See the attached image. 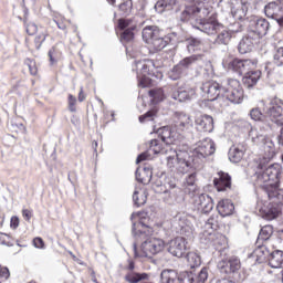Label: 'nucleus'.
Masks as SVG:
<instances>
[{"label":"nucleus","mask_w":283,"mask_h":283,"mask_svg":"<svg viewBox=\"0 0 283 283\" xmlns=\"http://www.w3.org/2000/svg\"><path fill=\"white\" fill-rule=\"evenodd\" d=\"M211 11L207 7H187L180 15L181 21L195 20L197 25L195 28L205 32V34H218L222 30V24L217 19L209 17Z\"/></svg>","instance_id":"nucleus-1"},{"label":"nucleus","mask_w":283,"mask_h":283,"mask_svg":"<svg viewBox=\"0 0 283 283\" xmlns=\"http://www.w3.org/2000/svg\"><path fill=\"white\" fill-rule=\"evenodd\" d=\"M283 101L274 97L268 101H261L259 107L252 108L250 111V116L252 120H262L264 116L270 118L272 123H276L279 127H283Z\"/></svg>","instance_id":"nucleus-2"},{"label":"nucleus","mask_w":283,"mask_h":283,"mask_svg":"<svg viewBox=\"0 0 283 283\" xmlns=\"http://www.w3.org/2000/svg\"><path fill=\"white\" fill-rule=\"evenodd\" d=\"M188 147L176 149L174 147L169 156H167V166L169 169H176L179 174H187L193 167V158L189 155Z\"/></svg>","instance_id":"nucleus-3"},{"label":"nucleus","mask_w":283,"mask_h":283,"mask_svg":"<svg viewBox=\"0 0 283 283\" xmlns=\"http://www.w3.org/2000/svg\"><path fill=\"white\" fill-rule=\"evenodd\" d=\"M165 249V241L163 239L150 237L145 242L142 243L140 252L136 248V243L133 244V251L135 258H154L158 255Z\"/></svg>","instance_id":"nucleus-4"},{"label":"nucleus","mask_w":283,"mask_h":283,"mask_svg":"<svg viewBox=\"0 0 283 283\" xmlns=\"http://www.w3.org/2000/svg\"><path fill=\"white\" fill-rule=\"evenodd\" d=\"M222 98L232 103V105H240L244 101V88L238 80H228L222 86Z\"/></svg>","instance_id":"nucleus-5"},{"label":"nucleus","mask_w":283,"mask_h":283,"mask_svg":"<svg viewBox=\"0 0 283 283\" xmlns=\"http://www.w3.org/2000/svg\"><path fill=\"white\" fill-rule=\"evenodd\" d=\"M223 67L227 70H232V72H237V74H249L251 71L258 67V60H239L228 56L222 62Z\"/></svg>","instance_id":"nucleus-6"},{"label":"nucleus","mask_w":283,"mask_h":283,"mask_svg":"<svg viewBox=\"0 0 283 283\" xmlns=\"http://www.w3.org/2000/svg\"><path fill=\"white\" fill-rule=\"evenodd\" d=\"M135 70L139 81V87H149L151 85V76H154V62L151 60H142L135 62Z\"/></svg>","instance_id":"nucleus-7"},{"label":"nucleus","mask_w":283,"mask_h":283,"mask_svg":"<svg viewBox=\"0 0 283 283\" xmlns=\"http://www.w3.org/2000/svg\"><path fill=\"white\" fill-rule=\"evenodd\" d=\"M259 169L260 170L256 172L258 185L273 182L277 180V176H280V169H277V166L270 165L266 167V161H260Z\"/></svg>","instance_id":"nucleus-8"},{"label":"nucleus","mask_w":283,"mask_h":283,"mask_svg":"<svg viewBox=\"0 0 283 283\" xmlns=\"http://www.w3.org/2000/svg\"><path fill=\"white\" fill-rule=\"evenodd\" d=\"M216 154V143L211 138H206L196 144L192 150V156L199 160H205L208 156H213Z\"/></svg>","instance_id":"nucleus-9"},{"label":"nucleus","mask_w":283,"mask_h":283,"mask_svg":"<svg viewBox=\"0 0 283 283\" xmlns=\"http://www.w3.org/2000/svg\"><path fill=\"white\" fill-rule=\"evenodd\" d=\"M266 32H269V21H266V19L254 18L250 21V36H254V39H258L260 41L262 36H266Z\"/></svg>","instance_id":"nucleus-10"},{"label":"nucleus","mask_w":283,"mask_h":283,"mask_svg":"<svg viewBox=\"0 0 283 283\" xmlns=\"http://www.w3.org/2000/svg\"><path fill=\"white\" fill-rule=\"evenodd\" d=\"M253 143H263V160L265 163H269L270 160H273L275 158V154H277V150L275 149V144L273 143V139L266 138L262 135L252 137Z\"/></svg>","instance_id":"nucleus-11"},{"label":"nucleus","mask_w":283,"mask_h":283,"mask_svg":"<svg viewBox=\"0 0 283 283\" xmlns=\"http://www.w3.org/2000/svg\"><path fill=\"white\" fill-rule=\"evenodd\" d=\"M201 92L208 101H218L222 96V86L218 82H206L201 86Z\"/></svg>","instance_id":"nucleus-12"},{"label":"nucleus","mask_w":283,"mask_h":283,"mask_svg":"<svg viewBox=\"0 0 283 283\" xmlns=\"http://www.w3.org/2000/svg\"><path fill=\"white\" fill-rule=\"evenodd\" d=\"M168 252L175 258H182L187 253V239L177 237L169 242Z\"/></svg>","instance_id":"nucleus-13"},{"label":"nucleus","mask_w":283,"mask_h":283,"mask_svg":"<svg viewBox=\"0 0 283 283\" xmlns=\"http://www.w3.org/2000/svg\"><path fill=\"white\" fill-rule=\"evenodd\" d=\"M171 98L179 103H187V101H193L196 98V88L190 86L179 87L172 92Z\"/></svg>","instance_id":"nucleus-14"},{"label":"nucleus","mask_w":283,"mask_h":283,"mask_svg":"<svg viewBox=\"0 0 283 283\" xmlns=\"http://www.w3.org/2000/svg\"><path fill=\"white\" fill-rule=\"evenodd\" d=\"M259 212L263 220H275L280 216V207L277 203H264L261 206L258 203Z\"/></svg>","instance_id":"nucleus-15"},{"label":"nucleus","mask_w":283,"mask_h":283,"mask_svg":"<svg viewBox=\"0 0 283 283\" xmlns=\"http://www.w3.org/2000/svg\"><path fill=\"white\" fill-rule=\"evenodd\" d=\"M195 206L201 213H210L213 211V199L207 193H201L195 199Z\"/></svg>","instance_id":"nucleus-16"},{"label":"nucleus","mask_w":283,"mask_h":283,"mask_svg":"<svg viewBox=\"0 0 283 283\" xmlns=\"http://www.w3.org/2000/svg\"><path fill=\"white\" fill-rule=\"evenodd\" d=\"M193 127V123L191 122V117L185 113H176L175 119V128L178 134H182V132H189Z\"/></svg>","instance_id":"nucleus-17"},{"label":"nucleus","mask_w":283,"mask_h":283,"mask_svg":"<svg viewBox=\"0 0 283 283\" xmlns=\"http://www.w3.org/2000/svg\"><path fill=\"white\" fill-rule=\"evenodd\" d=\"M196 181L197 175L196 172H193L188 175L182 184L185 193H187V196H190V198L196 197L199 191L198 184Z\"/></svg>","instance_id":"nucleus-18"},{"label":"nucleus","mask_w":283,"mask_h":283,"mask_svg":"<svg viewBox=\"0 0 283 283\" xmlns=\"http://www.w3.org/2000/svg\"><path fill=\"white\" fill-rule=\"evenodd\" d=\"M195 125L198 132H213V117L210 115H200L196 117Z\"/></svg>","instance_id":"nucleus-19"},{"label":"nucleus","mask_w":283,"mask_h":283,"mask_svg":"<svg viewBox=\"0 0 283 283\" xmlns=\"http://www.w3.org/2000/svg\"><path fill=\"white\" fill-rule=\"evenodd\" d=\"M118 28H120V30H124L122 34L123 41H132L134 39V29L136 28V24H133L132 20L119 19Z\"/></svg>","instance_id":"nucleus-20"},{"label":"nucleus","mask_w":283,"mask_h":283,"mask_svg":"<svg viewBox=\"0 0 283 283\" xmlns=\"http://www.w3.org/2000/svg\"><path fill=\"white\" fill-rule=\"evenodd\" d=\"M258 43H260V40L251 36V33H248V36L243 38L239 42L238 50L240 54H249V52H251L254 45H258Z\"/></svg>","instance_id":"nucleus-21"},{"label":"nucleus","mask_w":283,"mask_h":283,"mask_svg":"<svg viewBox=\"0 0 283 283\" xmlns=\"http://www.w3.org/2000/svg\"><path fill=\"white\" fill-rule=\"evenodd\" d=\"M213 185L217 191H227V189H231V176L227 172H219L213 180Z\"/></svg>","instance_id":"nucleus-22"},{"label":"nucleus","mask_w":283,"mask_h":283,"mask_svg":"<svg viewBox=\"0 0 283 283\" xmlns=\"http://www.w3.org/2000/svg\"><path fill=\"white\" fill-rule=\"evenodd\" d=\"M264 12L269 19H277L283 14L282 3L275 1L270 2L264 7Z\"/></svg>","instance_id":"nucleus-23"},{"label":"nucleus","mask_w":283,"mask_h":283,"mask_svg":"<svg viewBox=\"0 0 283 283\" xmlns=\"http://www.w3.org/2000/svg\"><path fill=\"white\" fill-rule=\"evenodd\" d=\"M130 220L133 221V234L134 235H143V233H147V230L149 229L143 220H140L139 213H133L130 217Z\"/></svg>","instance_id":"nucleus-24"},{"label":"nucleus","mask_w":283,"mask_h":283,"mask_svg":"<svg viewBox=\"0 0 283 283\" xmlns=\"http://www.w3.org/2000/svg\"><path fill=\"white\" fill-rule=\"evenodd\" d=\"M160 139L163 140L164 145H169L170 147H176V133L171 130L169 127H164L159 130Z\"/></svg>","instance_id":"nucleus-25"},{"label":"nucleus","mask_w":283,"mask_h":283,"mask_svg":"<svg viewBox=\"0 0 283 283\" xmlns=\"http://www.w3.org/2000/svg\"><path fill=\"white\" fill-rule=\"evenodd\" d=\"M218 213L222 216V218H227V216H231L233 211H235V206L229 199H222L217 205Z\"/></svg>","instance_id":"nucleus-26"},{"label":"nucleus","mask_w":283,"mask_h":283,"mask_svg":"<svg viewBox=\"0 0 283 283\" xmlns=\"http://www.w3.org/2000/svg\"><path fill=\"white\" fill-rule=\"evenodd\" d=\"M149 151H151L153 154H163L165 156H169L171 155V151H174V146L166 144L163 146V144H159L157 139H153L150 142Z\"/></svg>","instance_id":"nucleus-27"},{"label":"nucleus","mask_w":283,"mask_h":283,"mask_svg":"<svg viewBox=\"0 0 283 283\" xmlns=\"http://www.w3.org/2000/svg\"><path fill=\"white\" fill-rule=\"evenodd\" d=\"M158 35H160V29L156 25H148L143 29V41L149 45Z\"/></svg>","instance_id":"nucleus-28"},{"label":"nucleus","mask_w":283,"mask_h":283,"mask_svg":"<svg viewBox=\"0 0 283 283\" xmlns=\"http://www.w3.org/2000/svg\"><path fill=\"white\" fill-rule=\"evenodd\" d=\"M261 76L262 72L252 70L243 76V84L247 87H253V85H258V81H260Z\"/></svg>","instance_id":"nucleus-29"},{"label":"nucleus","mask_w":283,"mask_h":283,"mask_svg":"<svg viewBox=\"0 0 283 283\" xmlns=\"http://www.w3.org/2000/svg\"><path fill=\"white\" fill-rule=\"evenodd\" d=\"M244 151H247V149L242 146H232L229 150V160L231 163H240V160L244 158Z\"/></svg>","instance_id":"nucleus-30"},{"label":"nucleus","mask_w":283,"mask_h":283,"mask_svg":"<svg viewBox=\"0 0 283 283\" xmlns=\"http://www.w3.org/2000/svg\"><path fill=\"white\" fill-rule=\"evenodd\" d=\"M283 264V252L276 250L272 252L269 256V265L271 269H280Z\"/></svg>","instance_id":"nucleus-31"},{"label":"nucleus","mask_w":283,"mask_h":283,"mask_svg":"<svg viewBox=\"0 0 283 283\" xmlns=\"http://www.w3.org/2000/svg\"><path fill=\"white\" fill-rule=\"evenodd\" d=\"M217 34L216 43H218V45H229L231 41V31L222 27Z\"/></svg>","instance_id":"nucleus-32"},{"label":"nucleus","mask_w":283,"mask_h":283,"mask_svg":"<svg viewBox=\"0 0 283 283\" xmlns=\"http://www.w3.org/2000/svg\"><path fill=\"white\" fill-rule=\"evenodd\" d=\"M133 201L136 207H143L147 202V191L136 188L133 193Z\"/></svg>","instance_id":"nucleus-33"},{"label":"nucleus","mask_w":283,"mask_h":283,"mask_svg":"<svg viewBox=\"0 0 283 283\" xmlns=\"http://www.w3.org/2000/svg\"><path fill=\"white\" fill-rule=\"evenodd\" d=\"M187 265L190 269H198L200 264H202V259H200V254L196 252H189L186 256Z\"/></svg>","instance_id":"nucleus-34"},{"label":"nucleus","mask_w":283,"mask_h":283,"mask_svg":"<svg viewBox=\"0 0 283 283\" xmlns=\"http://www.w3.org/2000/svg\"><path fill=\"white\" fill-rule=\"evenodd\" d=\"M135 176L138 182H142L143 185H147L151 180V170L147 168H144L142 170L137 169Z\"/></svg>","instance_id":"nucleus-35"},{"label":"nucleus","mask_w":283,"mask_h":283,"mask_svg":"<svg viewBox=\"0 0 283 283\" xmlns=\"http://www.w3.org/2000/svg\"><path fill=\"white\" fill-rule=\"evenodd\" d=\"M175 3H176V0H159L155 4V10L160 14L165 12V10H171Z\"/></svg>","instance_id":"nucleus-36"},{"label":"nucleus","mask_w":283,"mask_h":283,"mask_svg":"<svg viewBox=\"0 0 283 283\" xmlns=\"http://www.w3.org/2000/svg\"><path fill=\"white\" fill-rule=\"evenodd\" d=\"M201 60H202V55H191V56L185 57L178 64L184 69V72H187V70H189V67H191L193 63H197V61H201Z\"/></svg>","instance_id":"nucleus-37"},{"label":"nucleus","mask_w":283,"mask_h":283,"mask_svg":"<svg viewBox=\"0 0 283 283\" xmlns=\"http://www.w3.org/2000/svg\"><path fill=\"white\" fill-rule=\"evenodd\" d=\"M147 277H149V275H147V273H137V272H128L126 275H125V280L128 282V283H138V282H142V280H147Z\"/></svg>","instance_id":"nucleus-38"},{"label":"nucleus","mask_w":283,"mask_h":283,"mask_svg":"<svg viewBox=\"0 0 283 283\" xmlns=\"http://www.w3.org/2000/svg\"><path fill=\"white\" fill-rule=\"evenodd\" d=\"M233 19H237L238 21H242L244 17H247V12H249V7H247V3H242L238 8H233L231 10Z\"/></svg>","instance_id":"nucleus-39"},{"label":"nucleus","mask_w":283,"mask_h":283,"mask_svg":"<svg viewBox=\"0 0 283 283\" xmlns=\"http://www.w3.org/2000/svg\"><path fill=\"white\" fill-rule=\"evenodd\" d=\"M168 41L163 38V35H159L148 45H151L153 50L156 52H160V50H165V46L168 45Z\"/></svg>","instance_id":"nucleus-40"},{"label":"nucleus","mask_w":283,"mask_h":283,"mask_svg":"<svg viewBox=\"0 0 283 283\" xmlns=\"http://www.w3.org/2000/svg\"><path fill=\"white\" fill-rule=\"evenodd\" d=\"M228 264L229 268H227V271H230V273H235L237 271H240L242 266L238 256L228 258Z\"/></svg>","instance_id":"nucleus-41"},{"label":"nucleus","mask_w":283,"mask_h":283,"mask_svg":"<svg viewBox=\"0 0 283 283\" xmlns=\"http://www.w3.org/2000/svg\"><path fill=\"white\" fill-rule=\"evenodd\" d=\"M269 255V250H266V248H258L254 251V256L256 258L258 264H263V262L268 260Z\"/></svg>","instance_id":"nucleus-42"},{"label":"nucleus","mask_w":283,"mask_h":283,"mask_svg":"<svg viewBox=\"0 0 283 283\" xmlns=\"http://www.w3.org/2000/svg\"><path fill=\"white\" fill-rule=\"evenodd\" d=\"M148 94L153 103H160V101L165 98V93L163 92V88L150 90Z\"/></svg>","instance_id":"nucleus-43"},{"label":"nucleus","mask_w":283,"mask_h":283,"mask_svg":"<svg viewBox=\"0 0 283 283\" xmlns=\"http://www.w3.org/2000/svg\"><path fill=\"white\" fill-rule=\"evenodd\" d=\"M273 235V227L265 226L261 229L258 240L266 241Z\"/></svg>","instance_id":"nucleus-44"},{"label":"nucleus","mask_w":283,"mask_h":283,"mask_svg":"<svg viewBox=\"0 0 283 283\" xmlns=\"http://www.w3.org/2000/svg\"><path fill=\"white\" fill-rule=\"evenodd\" d=\"M182 74H185L184 69L181 67L180 64H177V65L174 66V69L170 71L169 77H170L172 81H178V78H180V76H182Z\"/></svg>","instance_id":"nucleus-45"},{"label":"nucleus","mask_w":283,"mask_h":283,"mask_svg":"<svg viewBox=\"0 0 283 283\" xmlns=\"http://www.w3.org/2000/svg\"><path fill=\"white\" fill-rule=\"evenodd\" d=\"M186 48L190 53L196 52L200 48V40L193 38L186 40Z\"/></svg>","instance_id":"nucleus-46"},{"label":"nucleus","mask_w":283,"mask_h":283,"mask_svg":"<svg viewBox=\"0 0 283 283\" xmlns=\"http://www.w3.org/2000/svg\"><path fill=\"white\" fill-rule=\"evenodd\" d=\"M193 223L187 221L185 226L181 227V233L186 235V238H193Z\"/></svg>","instance_id":"nucleus-47"},{"label":"nucleus","mask_w":283,"mask_h":283,"mask_svg":"<svg viewBox=\"0 0 283 283\" xmlns=\"http://www.w3.org/2000/svg\"><path fill=\"white\" fill-rule=\"evenodd\" d=\"M118 8H119L120 14H123L124 17H127V14L132 13V0H127L120 3Z\"/></svg>","instance_id":"nucleus-48"},{"label":"nucleus","mask_w":283,"mask_h":283,"mask_svg":"<svg viewBox=\"0 0 283 283\" xmlns=\"http://www.w3.org/2000/svg\"><path fill=\"white\" fill-rule=\"evenodd\" d=\"M24 65H27L32 76H36L39 70L36 69V63L34 62V60L27 59L24 61Z\"/></svg>","instance_id":"nucleus-49"},{"label":"nucleus","mask_w":283,"mask_h":283,"mask_svg":"<svg viewBox=\"0 0 283 283\" xmlns=\"http://www.w3.org/2000/svg\"><path fill=\"white\" fill-rule=\"evenodd\" d=\"M218 226V220H216V218L210 217L206 224H205V229H210V231L208 232V235H213V229H216V227Z\"/></svg>","instance_id":"nucleus-50"},{"label":"nucleus","mask_w":283,"mask_h":283,"mask_svg":"<svg viewBox=\"0 0 283 283\" xmlns=\"http://www.w3.org/2000/svg\"><path fill=\"white\" fill-rule=\"evenodd\" d=\"M27 34L34 36L35 32H39V27L34 22L24 21Z\"/></svg>","instance_id":"nucleus-51"},{"label":"nucleus","mask_w":283,"mask_h":283,"mask_svg":"<svg viewBox=\"0 0 283 283\" xmlns=\"http://www.w3.org/2000/svg\"><path fill=\"white\" fill-rule=\"evenodd\" d=\"M274 63L275 65H283V46L276 48L274 53Z\"/></svg>","instance_id":"nucleus-52"},{"label":"nucleus","mask_w":283,"mask_h":283,"mask_svg":"<svg viewBox=\"0 0 283 283\" xmlns=\"http://www.w3.org/2000/svg\"><path fill=\"white\" fill-rule=\"evenodd\" d=\"M209 279V270L207 268L201 269L198 274L197 283H205Z\"/></svg>","instance_id":"nucleus-53"},{"label":"nucleus","mask_w":283,"mask_h":283,"mask_svg":"<svg viewBox=\"0 0 283 283\" xmlns=\"http://www.w3.org/2000/svg\"><path fill=\"white\" fill-rule=\"evenodd\" d=\"M46 38H48L46 32H42V33H40L39 35L35 36L34 43H35L36 50L41 49V45H43Z\"/></svg>","instance_id":"nucleus-54"},{"label":"nucleus","mask_w":283,"mask_h":283,"mask_svg":"<svg viewBox=\"0 0 283 283\" xmlns=\"http://www.w3.org/2000/svg\"><path fill=\"white\" fill-rule=\"evenodd\" d=\"M156 116V111H149L146 114L139 116V123H145L146 120H154Z\"/></svg>","instance_id":"nucleus-55"},{"label":"nucleus","mask_w":283,"mask_h":283,"mask_svg":"<svg viewBox=\"0 0 283 283\" xmlns=\"http://www.w3.org/2000/svg\"><path fill=\"white\" fill-rule=\"evenodd\" d=\"M218 269H220L221 273H231V271H228L229 269V259H223L218 263Z\"/></svg>","instance_id":"nucleus-56"},{"label":"nucleus","mask_w":283,"mask_h":283,"mask_svg":"<svg viewBox=\"0 0 283 283\" xmlns=\"http://www.w3.org/2000/svg\"><path fill=\"white\" fill-rule=\"evenodd\" d=\"M69 109L70 112H76V98L74 95H69Z\"/></svg>","instance_id":"nucleus-57"},{"label":"nucleus","mask_w":283,"mask_h":283,"mask_svg":"<svg viewBox=\"0 0 283 283\" xmlns=\"http://www.w3.org/2000/svg\"><path fill=\"white\" fill-rule=\"evenodd\" d=\"M33 247H35V249H45V242H43V239L40 237H36L33 239Z\"/></svg>","instance_id":"nucleus-58"},{"label":"nucleus","mask_w":283,"mask_h":283,"mask_svg":"<svg viewBox=\"0 0 283 283\" xmlns=\"http://www.w3.org/2000/svg\"><path fill=\"white\" fill-rule=\"evenodd\" d=\"M184 283H193V273L191 272H186L184 274V279H182Z\"/></svg>","instance_id":"nucleus-59"},{"label":"nucleus","mask_w":283,"mask_h":283,"mask_svg":"<svg viewBox=\"0 0 283 283\" xmlns=\"http://www.w3.org/2000/svg\"><path fill=\"white\" fill-rule=\"evenodd\" d=\"M188 3H192L190 6H186V10L187 8H205V6H202V3H198V0H186Z\"/></svg>","instance_id":"nucleus-60"},{"label":"nucleus","mask_w":283,"mask_h":283,"mask_svg":"<svg viewBox=\"0 0 283 283\" xmlns=\"http://www.w3.org/2000/svg\"><path fill=\"white\" fill-rule=\"evenodd\" d=\"M0 275L4 277V280H8V277H10V270L0 265Z\"/></svg>","instance_id":"nucleus-61"},{"label":"nucleus","mask_w":283,"mask_h":283,"mask_svg":"<svg viewBox=\"0 0 283 283\" xmlns=\"http://www.w3.org/2000/svg\"><path fill=\"white\" fill-rule=\"evenodd\" d=\"M22 216L24 220H27V222H30V220H32V212L29 209H23Z\"/></svg>","instance_id":"nucleus-62"},{"label":"nucleus","mask_w":283,"mask_h":283,"mask_svg":"<svg viewBox=\"0 0 283 283\" xmlns=\"http://www.w3.org/2000/svg\"><path fill=\"white\" fill-rule=\"evenodd\" d=\"M11 229H18L19 228V217H12L10 221Z\"/></svg>","instance_id":"nucleus-63"},{"label":"nucleus","mask_w":283,"mask_h":283,"mask_svg":"<svg viewBox=\"0 0 283 283\" xmlns=\"http://www.w3.org/2000/svg\"><path fill=\"white\" fill-rule=\"evenodd\" d=\"M147 158H149V154H148V153H142V154L137 157V159H136L137 165H138L139 163H143L144 160H147Z\"/></svg>","instance_id":"nucleus-64"}]
</instances>
